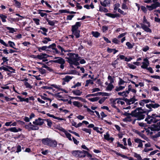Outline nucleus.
Listing matches in <instances>:
<instances>
[{
	"mask_svg": "<svg viewBox=\"0 0 160 160\" xmlns=\"http://www.w3.org/2000/svg\"><path fill=\"white\" fill-rule=\"evenodd\" d=\"M146 112V111H143L140 108H138L132 112L131 115L132 116L137 117L138 120H140L144 118L145 115L143 113Z\"/></svg>",
	"mask_w": 160,
	"mask_h": 160,
	"instance_id": "obj_1",
	"label": "nucleus"
},
{
	"mask_svg": "<svg viewBox=\"0 0 160 160\" xmlns=\"http://www.w3.org/2000/svg\"><path fill=\"white\" fill-rule=\"evenodd\" d=\"M81 22H77L74 25L72 26L71 31L76 38H78L80 37V31L78 29L81 26Z\"/></svg>",
	"mask_w": 160,
	"mask_h": 160,
	"instance_id": "obj_2",
	"label": "nucleus"
},
{
	"mask_svg": "<svg viewBox=\"0 0 160 160\" xmlns=\"http://www.w3.org/2000/svg\"><path fill=\"white\" fill-rule=\"evenodd\" d=\"M42 142L44 145L52 147H55L57 146V142L49 138H46L42 139Z\"/></svg>",
	"mask_w": 160,
	"mask_h": 160,
	"instance_id": "obj_3",
	"label": "nucleus"
},
{
	"mask_svg": "<svg viewBox=\"0 0 160 160\" xmlns=\"http://www.w3.org/2000/svg\"><path fill=\"white\" fill-rule=\"evenodd\" d=\"M143 22L144 23H146L148 24V27L143 23H140V25H141V28L144 30L145 31L151 33L152 32V30L149 28V27H150V23L147 21L145 16L143 17Z\"/></svg>",
	"mask_w": 160,
	"mask_h": 160,
	"instance_id": "obj_4",
	"label": "nucleus"
},
{
	"mask_svg": "<svg viewBox=\"0 0 160 160\" xmlns=\"http://www.w3.org/2000/svg\"><path fill=\"white\" fill-rule=\"evenodd\" d=\"M158 117L159 116L155 114H152L151 116L148 115L147 118L145 119V121L149 124L156 123L158 121L156 118Z\"/></svg>",
	"mask_w": 160,
	"mask_h": 160,
	"instance_id": "obj_5",
	"label": "nucleus"
},
{
	"mask_svg": "<svg viewBox=\"0 0 160 160\" xmlns=\"http://www.w3.org/2000/svg\"><path fill=\"white\" fill-rule=\"evenodd\" d=\"M0 43L5 47H10L16 50H18V48H17L14 47V46H15V43L11 41H8V44L6 43L3 40L0 39Z\"/></svg>",
	"mask_w": 160,
	"mask_h": 160,
	"instance_id": "obj_6",
	"label": "nucleus"
},
{
	"mask_svg": "<svg viewBox=\"0 0 160 160\" xmlns=\"http://www.w3.org/2000/svg\"><path fill=\"white\" fill-rule=\"evenodd\" d=\"M53 59H58V60L57 63L60 64V65L59 67L61 69H63L65 67L64 64L65 63V60L60 57H55Z\"/></svg>",
	"mask_w": 160,
	"mask_h": 160,
	"instance_id": "obj_7",
	"label": "nucleus"
},
{
	"mask_svg": "<svg viewBox=\"0 0 160 160\" xmlns=\"http://www.w3.org/2000/svg\"><path fill=\"white\" fill-rule=\"evenodd\" d=\"M72 154L74 156L77 157L82 158L85 157L84 150L73 151L72 152Z\"/></svg>",
	"mask_w": 160,
	"mask_h": 160,
	"instance_id": "obj_8",
	"label": "nucleus"
},
{
	"mask_svg": "<svg viewBox=\"0 0 160 160\" xmlns=\"http://www.w3.org/2000/svg\"><path fill=\"white\" fill-rule=\"evenodd\" d=\"M44 120L39 118L33 122V123L35 125L41 126L44 123Z\"/></svg>",
	"mask_w": 160,
	"mask_h": 160,
	"instance_id": "obj_9",
	"label": "nucleus"
},
{
	"mask_svg": "<svg viewBox=\"0 0 160 160\" xmlns=\"http://www.w3.org/2000/svg\"><path fill=\"white\" fill-rule=\"evenodd\" d=\"M68 61L70 64H73L76 66L79 65V63L76 60V59H72L69 57L68 58Z\"/></svg>",
	"mask_w": 160,
	"mask_h": 160,
	"instance_id": "obj_10",
	"label": "nucleus"
},
{
	"mask_svg": "<svg viewBox=\"0 0 160 160\" xmlns=\"http://www.w3.org/2000/svg\"><path fill=\"white\" fill-rule=\"evenodd\" d=\"M69 54L70 55V58L72 59H76V60L78 61L80 60L81 58L80 57L78 56V55L77 53H69Z\"/></svg>",
	"mask_w": 160,
	"mask_h": 160,
	"instance_id": "obj_11",
	"label": "nucleus"
},
{
	"mask_svg": "<svg viewBox=\"0 0 160 160\" xmlns=\"http://www.w3.org/2000/svg\"><path fill=\"white\" fill-rule=\"evenodd\" d=\"M25 127L29 131L31 130H37L39 129L38 127L32 124L30 125V126H25Z\"/></svg>",
	"mask_w": 160,
	"mask_h": 160,
	"instance_id": "obj_12",
	"label": "nucleus"
},
{
	"mask_svg": "<svg viewBox=\"0 0 160 160\" xmlns=\"http://www.w3.org/2000/svg\"><path fill=\"white\" fill-rule=\"evenodd\" d=\"M100 3L104 7H106L107 6H109L110 4V0H104L103 2L100 1Z\"/></svg>",
	"mask_w": 160,
	"mask_h": 160,
	"instance_id": "obj_13",
	"label": "nucleus"
},
{
	"mask_svg": "<svg viewBox=\"0 0 160 160\" xmlns=\"http://www.w3.org/2000/svg\"><path fill=\"white\" fill-rule=\"evenodd\" d=\"M21 129L20 128H17L15 127L7 129V130L14 132H17L19 131H21Z\"/></svg>",
	"mask_w": 160,
	"mask_h": 160,
	"instance_id": "obj_14",
	"label": "nucleus"
},
{
	"mask_svg": "<svg viewBox=\"0 0 160 160\" xmlns=\"http://www.w3.org/2000/svg\"><path fill=\"white\" fill-rule=\"evenodd\" d=\"M160 105L157 103H151L146 105V106L149 108H157Z\"/></svg>",
	"mask_w": 160,
	"mask_h": 160,
	"instance_id": "obj_15",
	"label": "nucleus"
},
{
	"mask_svg": "<svg viewBox=\"0 0 160 160\" xmlns=\"http://www.w3.org/2000/svg\"><path fill=\"white\" fill-rule=\"evenodd\" d=\"M46 20L48 22V24L51 26H53L55 25V23H57L58 22V21L57 20H53L51 21L48 18H46Z\"/></svg>",
	"mask_w": 160,
	"mask_h": 160,
	"instance_id": "obj_16",
	"label": "nucleus"
},
{
	"mask_svg": "<svg viewBox=\"0 0 160 160\" xmlns=\"http://www.w3.org/2000/svg\"><path fill=\"white\" fill-rule=\"evenodd\" d=\"M134 141L137 143H138V147H142L143 146V144L142 142H144V141H142L140 139L138 138H135L134 139Z\"/></svg>",
	"mask_w": 160,
	"mask_h": 160,
	"instance_id": "obj_17",
	"label": "nucleus"
},
{
	"mask_svg": "<svg viewBox=\"0 0 160 160\" xmlns=\"http://www.w3.org/2000/svg\"><path fill=\"white\" fill-rule=\"evenodd\" d=\"M109 100H137V99L135 98V96H134L133 97L131 98L130 99H128L127 98H124L123 99L120 98H116L115 99H113L112 98H111Z\"/></svg>",
	"mask_w": 160,
	"mask_h": 160,
	"instance_id": "obj_18",
	"label": "nucleus"
},
{
	"mask_svg": "<svg viewBox=\"0 0 160 160\" xmlns=\"http://www.w3.org/2000/svg\"><path fill=\"white\" fill-rule=\"evenodd\" d=\"M40 10H43L39 9L38 10V13L40 15V16L42 17H44V18H45L46 19V18H48L47 17L48 14L47 13L42 12H43V11H40Z\"/></svg>",
	"mask_w": 160,
	"mask_h": 160,
	"instance_id": "obj_19",
	"label": "nucleus"
},
{
	"mask_svg": "<svg viewBox=\"0 0 160 160\" xmlns=\"http://www.w3.org/2000/svg\"><path fill=\"white\" fill-rule=\"evenodd\" d=\"M50 85L51 86H52V87L57 89L58 91H59L60 90L62 91H64V92H65L66 93L68 92L65 90L64 89H63V88H62L58 87V85H57L51 84Z\"/></svg>",
	"mask_w": 160,
	"mask_h": 160,
	"instance_id": "obj_20",
	"label": "nucleus"
},
{
	"mask_svg": "<svg viewBox=\"0 0 160 160\" xmlns=\"http://www.w3.org/2000/svg\"><path fill=\"white\" fill-rule=\"evenodd\" d=\"M57 47L58 49H60L61 50V52H62L61 54L63 55H64V53H62L63 52H66L71 51V50H65L62 47H61L59 45H57Z\"/></svg>",
	"mask_w": 160,
	"mask_h": 160,
	"instance_id": "obj_21",
	"label": "nucleus"
},
{
	"mask_svg": "<svg viewBox=\"0 0 160 160\" xmlns=\"http://www.w3.org/2000/svg\"><path fill=\"white\" fill-rule=\"evenodd\" d=\"M101 6H99V11L102 12H108V9L105 8Z\"/></svg>",
	"mask_w": 160,
	"mask_h": 160,
	"instance_id": "obj_22",
	"label": "nucleus"
},
{
	"mask_svg": "<svg viewBox=\"0 0 160 160\" xmlns=\"http://www.w3.org/2000/svg\"><path fill=\"white\" fill-rule=\"evenodd\" d=\"M104 138L107 140H111L112 141H113L114 138H110L109 135L108 133H107L106 134L104 135Z\"/></svg>",
	"mask_w": 160,
	"mask_h": 160,
	"instance_id": "obj_23",
	"label": "nucleus"
},
{
	"mask_svg": "<svg viewBox=\"0 0 160 160\" xmlns=\"http://www.w3.org/2000/svg\"><path fill=\"white\" fill-rule=\"evenodd\" d=\"M13 1L15 2V3L14 4V6L17 8H20L21 5V3L17 0H13Z\"/></svg>",
	"mask_w": 160,
	"mask_h": 160,
	"instance_id": "obj_24",
	"label": "nucleus"
},
{
	"mask_svg": "<svg viewBox=\"0 0 160 160\" xmlns=\"http://www.w3.org/2000/svg\"><path fill=\"white\" fill-rule=\"evenodd\" d=\"M72 77L69 76H66L65 78H62V80L65 81H66L67 82H68L70 80L72 79Z\"/></svg>",
	"mask_w": 160,
	"mask_h": 160,
	"instance_id": "obj_25",
	"label": "nucleus"
},
{
	"mask_svg": "<svg viewBox=\"0 0 160 160\" xmlns=\"http://www.w3.org/2000/svg\"><path fill=\"white\" fill-rule=\"evenodd\" d=\"M91 33L93 36L96 38L100 36V33L97 31H92Z\"/></svg>",
	"mask_w": 160,
	"mask_h": 160,
	"instance_id": "obj_26",
	"label": "nucleus"
},
{
	"mask_svg": "<svg viewBox=\"0 0 160 160\" xmlns=\"http://www.w3.org/2000/svg\"><path fill=\"white\" fill-rule=\"evenodd\" d=\"M89 84L92 85L94 84L93 81L91 79L87 80L86 81L85 87H88Z\"/></svg>",
	"mask_w": 160,
	"mask_h": 160,
	"instance_id": "obj_27",
	"label": "nucleus"
},
{
	"mask_svg": "<svg viewBox=\"0 0 160 160\" xmlns=\"http://www.w3.org/2000/svg\"><path fill=\"white\" fill-rule=\"evenodd\" d=\"M37 48L39 52H41V50L46 51L47 49V46H45L42 47H37Z\"/></svg>",
	"mask_w": 160,
	"mask_h": 160,
	"instance_id": "obj_28",
	"label": "nucleus"
},
{
	"mask_svg": "<svg viewBox=\"0 0 160 160\" xmlns=\"http://www.w3.org/2000/svg\"><path fill=\"white\" fill-rule=\"evenodd\" d=\"M72 92L74 95H80L82 92L81 91H80L79 90H74L72 91Z\"/></svg>",
	"mask_w": 160,
	"mask_h": 160,
	"instance_id": "obj_29",
	"label": "nucleus"
},
{
	"mask_svg": "<svg viewBox=\"0 0 160 160\" xmlns=\"http://www.w3.org/2000/svg\"><path fill=\"white\" fill-rule=\"evenodd\" d=\"M93 129L94 130L98 132L99 133L101 134L103 132L102 129V128H99L98 127H95Z\"/></svg>",
	"mask_w": 160,
	"mask_h": 160,
	"instance_id": "obj_30",
	"label": "nucleus"
},
{
	"mask_svg": "<svg viewBox=\"0 0 160 160\" xmlns=\"http://www.w3.org/2000/svg\"><path fill=\"white\" fill-rule=\"evenodd\" d=\"M37 69L42 75H43L46 73V71L45 69H43L42 68H40L38 67H37Z\"/></svg>",
	"mask_w": 160,
	"mask_h": 160,
	"instance_id": "obj_31",
	"label": "nucleus"
},
{
	"mask_svg": "<svg viewBox=\"0 0 160 160\" xmlns=\"http://www.w3.org/2000/svg\"><path fill=\"white\" fill-rule=\"evenodd\" d=\"M5 28L8 30H9V32L10 33H13L14 32H16L15 30V29L13 28H11L8 27H6Z\"/></svg>",
	"mask_w": 160,
	"mask_h": 160,
	"instance_id": "obj_32",
	"label": "nucleus"
},
{
	"mask_svg": "<svg viewBox=\"0 0 160 160\" xmlns=\"http://www.w3.org/2000/svg\"><path fill=\"white\" fill-rule=\"evenodd\" d=\"M114 87L112 84L109 83L106 89L108 91H111L112 89L114 88Z\"/></svg>",
	"mask_w": 160,
	"mask_h": 160,
	"instance_id": "obj_33",
	"label": "nucleus"
},
{
	"mask_svg": "<svg viewBox=\"0 0 160 160\" xmlns=\"http://www.w3.org/2000/svg\"><path fill=\"white\" fill-rule=\"evenodd\" d=\"M142 65L141 66V68L143 69H147V68H148V66L149 65V64L148 63H147L145 62H142Z\"/></svg>",
	"mask_w": 160,
	"mask_h": 160,
	"instance_id": "obj_34",
	"label": "nucleus"
},
{
	"mask_svg": "<svg viewBox=\"0 0 160 160\" xmlns=\"http://www.w3.org/2000/svg\"><path fill=\"white\" fill-rule=\"evenodd\" d=\"M17 148V151L16 152H20L21 151V149L22 148V149H24V148L23 147H21V146H20L19 145H18L16 146Z\"/></svg>",
	"mask_w": 160,
	"mask_h": 160,
	"instance_id": "obj_35",
	"label": "nucleus"
},
{
	"mask_svg": "<svg viewBox=\"0 0 160 160\" xmlns=\"http://www.w3.org/2000/svg\"><path fill=\"white\" fill-rule=\"evenodd\" d=\"M98 94L99 95V96L102 95V96H109L110 94H109L107 92H98Z\"/></svg>",
	"mask_w": 160,
	"mask_h": 160,
	"instance_id": "obj_36",
	"label": "nucleus"
},
{
	"mask_svg": "<svg viewBox=\"0 0 160 160\" xmlns=\"http://www.w3.org/2000/svg\"><path fill=\"white\" fill-rule=\"evenodd\" d=\"M127 64L128 67L131 69H136L137 68L136 66L134 65L128 63H127Z\"/></svg>",
	"mask_w": 160,
	"mask_h": 160,
	"instance_id": "obj_37",
	"label": "nucleus"
},
{
	"mask_svg": "<svg viewBox=\"0 0 160 160\" xmlns=\"http://www.w3.org/2000/svg\"><path fill=\"white\" fill-rule=\"evenodd\" d=\"M7 19L11 23H12L13 22H16L17 21V19L11 18L10 17H8Z\"/></svg>",
	"mask_w": 160,
	"mask_h": 160,
	"instance_id": "obj_38",
	"label": "nucleus"
},
{
	"mask_svg": "<svg viewBox=\"0 0 160 160\" xmlns=\"http://www.w3.org/2000/svg\"><path fill=\"white\" fill-rule=\"evenodd\" d=\"M64 133L65 134L67 138H68L69 140L72 141V139L71 137V134L68 132L66 131Z\"/></svg>",
	"mask_w": 160,
	"mask_h": 160,
	"instance_id": "obj_39",
	"label": "nucleus"
},
{
	"mask_svg": "<svg viewBox=\"0 0 160 160\" xmlns=\"http://www.w3.org/2000/svg\"><path fill=\"white\" fill-rule=\"evenodd\" d=\"M73 103L74 105L78 107H80L82 106V105L78 101H74L73 102Z\"/></svg>",
	"mask_w": 160,
	"mask_h": 160,
	"instance_id": "obj_40",
	"label": "nucleus"
},
{
	"mask_svg": "<svg viewBox=\"0 0 160 160\" xmlns=\"http://www.w3.org/2000/svg\"><path fill=\"white\" fill-rule=\"evenodd\" d=\"M0 17L3 22H6V19L7 18V16H6L2 14L0 15Z\"/></svg>",
	"mask_w": 160,
	"mask_h": 160,
	"instance_id": "obj_41",
	"label": "nucleus"
},
{
	"mask_svg": "<svg viewBox=\"0 0 160 160\" xmlns=\"http://www.w3.org/2000/svg\"><path fill=\"white\" fill-rule=\"evenodd\" d=\"M105 15L112 18H115V16L114 14H112L110 13H105Z\"/></svg>",
	"mask_w": 160,
	"mask_h": 160,
	"instance_id": "obj_42",
	"label": "nucleus"
},
{
	"mask_svg": "<svg viewBox=\"0 0 160 160\" xmlns=\"http://www.w3.org/2000/svg\"><path fill=\"white\" fill-rule=\"evenodd\" d=\"M44 39L45 40H43L42 42L44 44H47L48 41H51V39L49 38L46 37L44 38Z\"/></svg>",
	"mask_w": 160,
	"mask_h": 160,
	"instance_id": "obj_43",
	"label": "nucleus"
},
{
	"mask_svg": "<svg viewBox=\"0 0 160 160\" xmlns=\"http://www.w3.org/2000/svg\"><path fill=\"white\" fill-rule=\"evenodd\" d=\"M5 67H7L8 70H12V71L11 72V73H15V70L13 69L12 67L8 65H5Z\"/></svg>",
	"mask_w": 160,
	"mask_h": 160,
	"instance_id": "obj_44",
	"label": "nucleus"
},
{
	"mask_svg": "<svg viewBox=\"0 0 160 160\" xmlns=\"http://www.w3.org/2000/svg\"><path fill=\"white\" fill-rule=\"evenodd\" d=\"M1 60H2L4 62H5L7 65H8V61L9 59H8V57L3 56L2 57Z\"/></svg>",
	"mask_w": 160,
	"mask_h": 160,
	"instance_id": "obj_45",
	"label": "nucleus"
},
{
	"mask_svg": "<svg viewBox=\"0 0 160 160\" xmlns=\"http://www.w3.org/2000/svg\"><path fill=\"white\" fill-rule=\"evenodd\" d=\"M134 157L137 158V160H141L142 158L139 154H138L136 153H134Z\"/></svg>",
	"mask_w": 160,
	"mask_h": 160,
	"instance_id": "obj_46",
	"label": "nucleus"
},
{
	"mask_svg": "<svg viewBox=\"0 0 160 160\" xmlns=\"http://www.w3.org/2000/svg\"><path fill=\"white\" fill-rule=\"evenodd\" d=\"M126 46H127V47H128V48L129 49H130L132 48H133V45H132L131 43L129 42H127L126 43Z\"/></svg>",
	"mask_w": 160,
	"mask_h": 160,
	"instance_id": "obj_47",
	"label": "nucleus"
},
{
	"mask_svg": "<svg viewBox=\"0 0 160 160\" xmlns=\"http://www.w3.org/2000/svg\"><path fill=\"white\" fill-rule=\"evenodd\" d=\"M125 88V87L120 86L119 87H116L115 89V90L116 91L118 92L122 90Z\"/></svg>",
	"mask_w": 160,
	"mask_h": 160,
	"instance_id": "obj_48",
	"label": "nucleus"
},
{
	"mask_svg": "<svg viewBox=\"0 0 160 160\" xmlns=\"http://www.w3.org/2000/svg\"><path fill=\"white\" fill-rule=\"evenodd\" d=\"M43 55V53H40L39 55H38V59L40 60H42L44 59L45 57Z\"/></svg>",
	"mask_w": 160,
	"mask_h": 160,
	"instance_id": "obj_49",
	"label": "nucleus"
},
{
	"mask_svg": "<svg viewBox=\"0 0 160 160\" xmlns=\"http://www.w3.org/2000/svg\"><path fill=\"white\" fill-rule=\"evenodd\" d=\"M44 120L47 122V125L49 127H51L52 125V122L50 120L48 119H46Z\"/></svg>",
	"mask_w": 160,
	"mask_h": 160,
	"instance_id": "obj_50",
	"label": "nucleus"
},
{
	"mask_svg": "<svg viewBox=\"0 0 160 160\" xmlns=\"http://www.w3.org/2000/svg\"><path fill=\"white\" fill-rule=\"evenodd\" d=\"M82 130L87 133H88L89 134H91V130L90 129L86 128H83L82 129Z\"/></svg>",
	"mask_w": 160,
	"mask_h": 160,
	"instance_id": "obj_51",
	"label": "nucleus"
},
{
	"mask_svg": "<svg viewBox=\"0 0 160 160\" xmlns=\"http://www.w3.org/2000/svg\"><path fill=\"white\" fill-rule=\"evenodd\" d=\"M61 92H58L56 93H55L54 95V97H56L57 98H63L61 95H60Z\"/></svg>",
	"mask_w": 160,
	"mask_h": 160,
	"instance_id": "obj_52",
	"label": "nucleus"
},
{
	"mask_svg": "<svg viewBox=\"0 0 160 160\" xmlns=\"http://www.w3.org/2000/svg\"><path fill=\"white\" fill-rule=\"evenodd\" d=\"M108 80H109L110 83L112 84L114 82V80L113 78H112L111 76L110 75H109L108 77Z\"/></svg>",
	"mask_w": 160,
	"mask_h": 160,
	"instance_id": "obj_53",
	"label": "nucleus"
},
{
	"mask_svg": "<svg viewBox=\"0 0 160 160\" xmlns=\"http://www.w3.org/2000/svg\"><path fill=\"white\" fill-rule=\"evenodd\" d=\"M51 84H50V85L51 86L48 87V86H43L42 87H41V88L43 89H52V87L50 85Z\"/></svg>",
	"mask_w": 160,
	"mask_h": 160,
	"instance_id": "obj_54",
	"label": "nucleus"
},
{
	"mask_svg": "<svg viewBox=\"0 0 160 160\" xmlns=\"http://www.w3.org/2000/svg\"><path fill=\"white\" fill-rule=\"evenodd\" d=\"M24 85L26 88H28L30 89H31L32 88V87L27 82H24Z\"/></svg>",
	"mask_w": 160,
	"mask_h": 160,
	"instance_id": "obj_55",
	"label": "nucleus"
},
{
	"mask_svg": "<svg viewBox=\"0 0 160 160\" xmlns=\"http://www.w3.org/2000/svg\"><path fill=\"white\" fill-rule=\"evenodd\" d=\"M131 118V116H129L127 117V118L123 119V121L124 122L131 121L132 120Z\"/></svg>",
	"mask_w": 160,
	"mask_h": 160,
	"instance_id": "obj_56",
	"label": "nucleus"
},
{
	"mask_svg": "<svg viewBox=\"0 0 160 160\" xmlns=\"http://www.w3.org/2000/svg\"><path fill=\"white\" fill-rule=\"evenodd\" d=\"M33 20L37 25H39L40 24V20L39 19L34 18L33 19Z\"/></svg>",
	"mask_w": 160,
	"mask_h": 160,
	"instance_id": "obj_57",
	"label": "nucleus"
},
{
	"mask_svg": "<svg viewBox=\"0 0 160 160\" xmlns=\"http://www.w3.org/2000/svg\"><path fill=\"white\" fill-rule=\"evenodd\" d=\"M112 42L116 44H119V41L116 38H114L112 40Z\"/></svg>",
	"mask_w": 160,
	"mask_h": 160,
	"instance_id": "obj_58",
	"label": "nucleus"
},
{
	"mask_svg": "<svg viewBox=\"0 0 160 160\" xmlns=\"http://www.w3.org/2000/svg\"><path fill=\"white\" fill-rule=\"evenodd\" d=\"M120 6V4L119 3H117L115 4L114 5V10L115 11H117V10H118V8Z\"/></svg>",
	"mask_w": 160,
	"mask_h": 160,
	"instance_id": "obj_59",
	"label": "nucleus"
},
{
	"mask_svg": "<svg viewBox=\"0 0 160 160\" xmlns=\"http://www.w3.org/2000/svg\"><path fill=\"white\" fill-rule=\"evenodd\" d=\"M59 12L60 13H68L69 10H68L67 9H62L60 10L59 11Z\"/></svg>",
	"mask_w": 160,
	"mask_h": 160,
	"instance_id": "obj_60",
	"label": "nucleus"
},
{
	"mask_svg": "<svg viewBox=\"0 0 160 160\" xmlns=\"http://www.w3.org/2000/svg\"><path fill=\"white\" fill-rule=\"evenodd\" d=\"M74 15H68L67 17V20H72V18L74 17Z\"/></svg>",
	"mask_w": 160,
	"mask_h": 160,
	"instance_id": "obj_61",
	"label": "nucleus"
},
{
	"mask_svg": "<svg viewBox=\"0 0 160 160\" xmlns=\"http://www.w3.org/2000/svg\"><path fill=\"white\" fill-rule=\"evenodd\" d=\"M122 8L123 9H128V8L126 4L125 3H123L122 5Z\"/></svg>",
	"mask_w": 160,
	"mask_h": 160,
	"instance_id": "obj_62",
	"label": "nucleus"
},
{
	"mask_svg": "<svg viewBox=\"0 0 160 160\" xmlns=\"http://www.w3.org/2000/svg\"><path fill=\"white\" fill-rule=\"evenodd\" d=\"M83 42H85V43H87V44L89 45H92V42L90 41H89L87 39H85L83 41Z\"/></svg>",
	"mask_w": 160,
	"mask_h": 160,
	"instance_id": "obj_63",
	"label": "nucleus"
},
{
	"mask_svg": "<svg viewBox=\"0 0 160 160\" xmlns=\"http://www.w3.org/2000/svg\"><path fill=\"white\" fill-rule=\"evenodd\" d=\"M108 27L106 26H103L102 27V30L103 32H106L108 30Z\"/></svg>",
	"mask_w": 160,
	"mask_h": 160,
	"instance_id": "obj_64",
	"label": "nucleus"
}]
</instances>
